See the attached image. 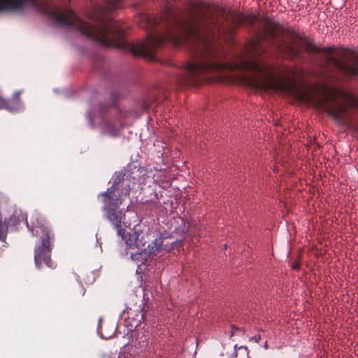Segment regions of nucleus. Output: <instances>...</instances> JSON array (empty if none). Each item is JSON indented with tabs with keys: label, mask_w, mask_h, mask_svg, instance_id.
Instances as JSON below:
<instances>
[{
	"label": "nucleus",
	"mask_w": 358,
	"mask_h": 358,
	"mask_svg": "<svg viewBox=\"0 0 358 358\" xmlns=\"http://www.w3.org/2000/svg\"><path fill=\"white\" fill-rule=\"evenodd\" d=\"M224 15V11L218 7L211 9L204 2H199L180 17L168 14L169 33L156 34V51L167 41H173L177 45L185 43L189 47L192 59L187 62L185 69V85L201 84L207 79V74L229 68L243 72V83L255 90L295 93L301 101L316 105L318 96L308 92L297 93L295 84L275 76L273 69L258 57L265 50L263 41L273 45L276 50L290 59L302 57L303 52L328 54L332 51L331 48L320 49L296 33L290 41L285 42L280 24L266 17L256 37L245 45L246 57H239L237 62L229 66L224 62L222 52L217 46L218 37L229 31L222 26Z\"/></svg>",
	"instance_id": "obj_1"
},
{
	"label": "nucleus",
	"mask_w": 358,
	"mask_h": 358,
	"mask_svg": "<svg viewBox=\"0 0 358 358\" xmlns=\"http://www.w3.org/2000/svg\"><path fill=\"white\" fill-rule=\"evenodd\" d=\"M27 2L59 24L74 27L82 34L106 46L120 48V30L113 27L102 16L97 17L98 25H92L78 17L70 8L61 10L49 0H43L40 3L36 0H0V10L22 9Z\"/></svg>",
	"instance_id": "obj_2"
},
{
	"label": "nucleus",
	"mask_w": 358,
	"mask_h": 358,
	"mask_svg": "<svg viewBox=\"0 0 358 358\" xmlns=\"http://www.w3.org/2000/svg\"><path fill=\"white\" fill-rule=\"evenodd\" d=\"M146 177L145 170L143 167L134 166L129 170L116 173L112 186L98 196L102 197L105 217L117 230L118 236L125 241L128 238L126 231L122 228L125 214L117 210V208L129 196L131 187L137 182H143Z\"/></svg>",
	"instance_id": "obj_3"
},
{
	"label": "nucleus",
	"mask_w": 358,
	"mask_h": 358,
	"mask_svg": "<svg viewBox=\"0 0 358 358\" xmlns=\"http://www.w3.org/2000/svg\"><path fill=\"white\" fill-rule=\"evenodd\" d=\"M29 230L34 236H40L41 243L34 250V262L38 268L41 267L43 263L50 268L55 267L51 259V253L54 247L55 234L46 224L43 217L38 214H34L30 217V223L26 220Z\"/></svg>",
	"instance_id": "obj_4"
},
{
	"label": "nucleus",
	"mask_w": 358,
	"mask_h": 358,
	"mask_svg": "<svg viewBox=\"0 0 358 358\" xmlns=\"http://www.w3.org/2000/svg\"><path fill=\"white\" fill-rule=\"evenodd\" d=\"M145 234L140 231H134L128 234L126 239L127 249L135 250L136 252H131V257L135 261L143 262L147 257L153 258L157 256L162 249L163 238L158 237L153 242L145 248L147 241L145 240Z\"/></svg>",
	"instance_id": "obj_5"
},
{
	"label": "nucleus",
	"mask_w": 358,
	"mask_h": 358,
	"mask_svg": "<svg viewBox=\"0 0 358 358\" xmlns=\"http://www.w3.org/2000/svg\"><path fill=\"white\" fill-rule=\"evenodd\" d=\"M124 113L117 108L105 106L101 107L100 124L104 131L112 136L118 134L117 126L124 124Z\"/></svg>",
	"instance_id": "obj_6"
},
{
	"label": "nucleus",
	"mask_w": 358,
	"mask_h": 358,
	"mask_svg": "<svg viewBox=\"0 0 358 358\" xmlns=\"http://www.w3.org/2000/svg\"><path fill=\"white\" fill-rule=\"evenodd\" d=\"M335 98L327 95L318 96L316 100V106L323 108L327 113L336 122L345 124L347 122V107L334 103Z\"/></svg>",
	"instance_id": "obj_7"
},
{
	"label": "nucleus",
	"mask_w": 358,
	"mask_h": 358,
	"mask_svg": "<svg viewBox=\"0 0 358 358\" xmlns=\"http://www.w3.org/2000/svg\"><path fill=\"white\" fill-rule=\"evenodd\" d=\"M329 61L332 62L334 69L341 75L348 78L358 76V55L352 59L338 61L329 57Z\"/></svg>",
	"instance_id": "obj_8"
},
{
	"label": "nucleus",
	"mask_w": 358,
	"mask_h": 358,
	"mask_svg": "<svg viewBox=\"0 0 358 358\" xmlns=\"http://www.w3.org/2000/svg\"><path fill=\"white\" fill-rule=\"evenodd\" d=\"M106 6H101L99 8V12L102 15L108 14L115 8H121L123 0H104Z\"/></svg>",
	"instance_id": "obj_9"
},
{
	"label": "nucleus",
	"mask_w": 358,
	"mask_h": 358,
	"mask_svg": "<svg viewBox=\"0 0 358 358\" xmlns=\"http://www.w3.org/2000/svg\"><path fill=\"white\" fill-rule=\"evenodd\" d=\"M257 20V17L255 15L240 14L237 16L236 19V23L238 26L244 24L253 26Z\"/></svg>",
	"instance_id": "obj_10"
},
{
	"label": "nucleus",
	"mask_w": 358,
	"mask_h": 358,
	"mask_svg": "<svg viewBox=\"0 0 358 358\" xmlns=\"http://www.w3.org/2000/svg\"><path fill=\"white\" fill-rule=\"evenodd\" d=\"M0 109H4L10 112L15 111V105L13 104L10 99L4 98L0 91Z\"/></svg>",
	"instance_id": "obj_11"
},
{
	"label": "nucleus",
	"mask_w": 358,
	"mask_h": 358,
	"mask_svg": "<svg viewBox=\"0 0 358 358\" xmlns=\"http://www.w3.org/2000/svg\"><path fill=\"white\" fill-rule=\"evenodd\" d=\"M20 94V92H15L13 95V100L11 101L15 105V110H17L19 105Z\"/></svg>",
	"instance_id": "obj_12"
},
{
	"label": "nucleus",
	"mask_w": 358,
	"mask_h": 358,
	"mask_svg": "<svg viewBox=\"0 0 358 358\" xmlns=\"http://www.w3.org/2000/svg\"><path fill=\"white\" fill-rule=\"evenodd\" d=\"M1 228H3V226L0 223V242L2 243V246H5L6 235L3 234Z\"/></svg>",
	"instance_id": "obj_13"
},
{
	"label": "nucleus",
	"mask_w": 358,
	"mask_h": 358,
	"mask_svg": "<svg viewBox=\"0 0 358 358\" xmlns=\"http://www.w3.org/2000/svg\"><path fill=\"white\" fill-rule=\"evenodd\" d=\"M156 101H157V99H155L152 102H150L149 101H145L144 103V109L145 110L149 109L152 106V104Z\"/></svg>",
	"instance_id": "obj_14"
},
{
	"label": "nucleus",
	"mask_w": 358,
	"mask_h": 358,
	"mask_svg": "<svg viewBox=\"0 0 358 358\" xmlns=\"http://www.w3.org/2000/svg\"><path fill=\"white\" fill-rule=\"evenodd\" d=\"M261 339L260 335H256L250 338L251 341H254L255 343H259Z\"/></svg>",
	"instance_id": "obj_15"
},
{
	"label": "nucleus",
	"mask_w": 358,
	"mask_h": 358,
	"mask_svg": "<svg viewBox=\"0 0 358 358\" xmlns=\"http://www.w3.org/2000/svg\"><path fill=\"white\" fill-rule=\"evenodd\" d=\"M238 349H239V350H241V349H242V350H245L246 352H248V348H247L246 346H240V347H238Z\"/></svg>",
	"instance_id": "obj_16"
},
{
	"label": "nucleus",
	"mask_w": 358,
	"mask_h": 358,
	"mask_svg": "<svg viewBox=\"0 0 358 358\" xmlns=\"http://www.w3.org/2000/svg\"><path fill=\"white\" fill-rule=\"evenodd\" d=\"M140 313H141V320L139 321L141 322V320H144L145 314L142 313V310L140 311Z\"/></svg>",
	"instance_id": "obj_17"
},
{
	"label": "nucleus",
	"mask_w": 358,
	"mask_h": 358,
	"mask_svg": "<svg viewBox=\"0 0 358 358\" xmlns=\"http://www.w3.org/2000/svg\"><path fill=\"white\" fill-rule=\"evenodd\" d=\"M231 329H232V331H231V336H233V335H234V330H235V329H236V330H238V328H236L235 327H232Z\"/></svg>",
	"instance_id": "obj_18"
},
{
	"label": "nucleus",
	"mask_w": 358,
	"mask_h": 358,
	"mask_svg": "<svg viewBox=\"0 0 358 358\" xmlns=\"http://www.w3.org/2000/svg\"><path fill=\"white\" fill-rule=\"evenodd\" d=\"M264 349L267 350L268 348V342L266 341L264 345Z\"/></svg>",
	"instance_id": "obj_19"
},
{
	"label": "nucleus",
	"mask_w": 358,
	"mask_h": 358,
	"mask_svg": "<svg viewBox=\"0 0 358 358\" xmlns=\"http://www.w3.org/2000/svg\"><path fill=\"white\" fill-rule=\"evenodd\" d=\"M298 268H299V265L298 264H294L293 265V268L296 269Z\"/></svg>",
	"instance_id": "obj_20"
},
{
	"label": "nucleus",
	"mask_w": 358,
	"mask_h": 358,
	"mask_svg": "<svg viewBox=\"0 0 358 358\" xmlns=\"http://www.w3.org/2000/svg\"><path fill=\"white\" fill-rule=\"evenodd\" d=\"M223 247H224V249L225 250V249H227V244H224V245H223Z\"/></svg>",
	"instance_id": "obj_21"
},
{
	"label": "nucleus",
	"mask_w": 358,
	"mask_h": 358,
	"mask_svg": "<svg viewBox=\"0 0 358 358\" xmlns=\"http://www.w3.org/2000/svg\"><path fill=\"white\" fill-rule=\"evenodd\" d=\"M234 348H235V350H236V349H237V345H234Z\"/></svg>",
	"instance_id": "obj_22"
},
{
	"label": "nucleus",
	"mask_w": 358,
	"mask_h": 358,
	"mask_svg": "<svg viewBox=\"0 0 358 358\" xmlns=\"http://www.w3.org/2000/svg\"><path fill=\"white\" fill-rule=\"evenodd\" d=\"M357 130H358V125H357Z\"/></svg>",
	"instance_id": "obj_23"
}]
</instances>
